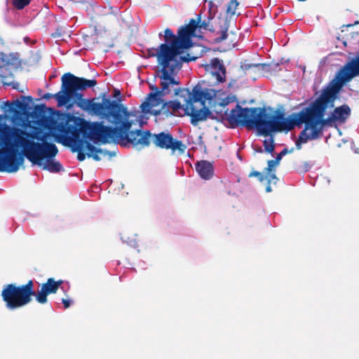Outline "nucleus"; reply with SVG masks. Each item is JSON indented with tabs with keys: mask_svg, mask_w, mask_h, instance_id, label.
Segmentation results:
<instances>
[{
	"mask_svg": "<svg viewBox=\"0 0 359 359\" xmlns=\"http://www.w3.org/2000/svg\"><path fill=\"white\" fill-rule=\"evenodd\" d=\"M36 122L43 121V126L55 137L57 142L76 151L82 142V137L88 136L96 142H114L124 147H154L170 151L172 154L182 155L187 149L182 141L175 138L168 131L151 133L149 130H130L133 122L129 120L130 113L126 112L120 118L114 127L106 126L102 122L90 123L69 113L57 111L51 116L45 115V106L36 105L32 111Z\"/></svg>",
	"mask_w": 359,
	"mask_h": 359,
	"instance_id": "1",
	"label": "nucleus"
},
{
	"mask_svg": "<svg viewBox=\"0 0 359 359\" xmlns=\"http://www.w3.org/2000/svg\"><path fill=\"white\" fill-rule=\"evenodd\" d=\"M357 59L358 57L353 58L340 69L334 78L322 90L320 95L309 107L303 108L298 113L292 114L290 118H285L283 112V120L292 123V130L294 126L300 127L304 124V128L296 141L297 149L301 148V144L306 143L309 140L318 138L325 126H332L334 123H328L329 121H339V123H343L351 115V108L344 104L336 107L328 118H323L327 107H333V103L344 85L359 75V73L355 75L353 74V62Z\"/></svg>",
	"mask_w": 359,
	"mask_h": 359,
	"instance_id": "2",
	"label": "nucleus"
},
{
	"mask_svg": "<svg viewBox=\"0 0 359 359\" xmlns=\"http://www.w3.org/2000/svg\"><path fill=\"white\" fill-rule=\"evenodd\" d=\"M193 117V121L197 123L210 118L217 121H226L231 128L238 126L248 129L256 128L258 133L264 136H269L271 133L290 131L293 126L290 121L283 120L281 111L277 110L275 114L270 115L264 107L243 108L237 104L228 113V109L221 102L215 104L211 110L208 108L197 110Z\"/></svg>",
	"mask_w": 359,
	"mask_h": 359,
	"instance_id": "3",
	"label": "nucleus"
},
{
	"mask_svg": "<svg viewBox=\"0 0 359 359\" xmlns=\"http://www.w3.org/2000/svg\"><path fill=\"white\" fill-rule=\"evenodd\" d=\"M61 81L62 89L55 95L58 106L65 105L71 99H74L76 106L81 109L101 118H105L114 126L119 123L120 118L126 112L127 108L116 100H111L104 97L102 102H95L94 98L84 99L83 94L77 92L95 86V79L78 77L68 72L62 75Z\"/></svg>",
	"mask_w": 359,
	"mask_h": 359,
	"instance_id": "4",
	"label": "nucleus"
},
{
	"mask_svg": "<svg viewBox=\"0 0 359 359\" xmlns=\"http://www.w3.org/2000/svg\"><path fill=\"white\" fill-rule=\"evenodd\" d=\"M63 283L62 280H55L53 278H49L41 285V290L37 293L33 289L32 280H29L27 284L21 286L8 284L2 290L1 296L6 302V308L9 310L27 305L32 301V296H35L39 303L46 304L48 302L47 296L55 294L60 288L65 292L62 286Z\"/></svg>",
	"mask_w": 359,
	"mask_h": 359,
	"instance_id": "5",
	"label": "nucleus"
},
{
	"mask_svg": "<svg viewBox=\"0 0 359 359\" xmlns=\"http://www.w3.org/2000/svg\"><path fill=\"white\" fill-rule=\"evenodd\" d=\"M161 68L158 70V76L161 79L160 86L161 89L154 86L150 85L149 88L151 93L148 94L145 101L140 105L142 111L145 114H149L154 107L160 106L163 100L162 97L165 95L170 93V86H179V80L175 78L177 72L180 69L177 67V64L174 63L171 65L168 64H160Z\"/></svg>",
	"mask_w": 359,
	"mask_h": 359,
	"instance_id": "6",
	"label": "nucleus"
},
{
	"mask_svg": "<svg viewBox=\"0 0 359 359\" xmlns=\"http://www.w3.org/2000/svg\"><path fill=\"white\" fill-rule=\"evenodd\" d=\"M183 89L181 88H174L175 95L183 99L184 102L183 104L177 100L163 102L161 104V107L160 109H154L149 114H153L156 116L163 115L166 118L171 116H183L187 115L191 117V123L193 125H196L197 121H193V116L194 114L197 113V110L194 108V105L192 103H189V97L182 96V93L180 91Z\"/></svg>",
	"mask_w": 359,
	"mask_h": 359,
	"instance_id": "7",
	"label": "nucleus"
},
{
	"mask_svg": "<svg viewBox=\"0 0 359 359\" xmlns=\"http://www.w3.org/2000/svg\"><path fill=\"white\" fill-rule=\"evenodd\" d=\"M0 137V157H16L12 156L16 149L25 147L27 140L22 130L4 125Z\"/></svg>",
	"mask_w": 359,
	"mask_h": 359,
	"instance_id": "8",
	"label": "nucleus"
},
{
	"mask_svg": "<svg viewBox=\"0 0 359 359\" xmlns=\"http://www.w3.org/2000/svg\"><path fill=\"white\" fill-rule=\"evenodd\" d=\"M198 22L195 19H191L188 24L180 27L177 31V39L172 42V47H168L163 45L165 50L175 53L177 50H180L181 54L184 50L189 48L192 46V37L194 36Z\"/></svg>",
	"mask_w": 359,
	"mask_h": 359,
	"instance_id": "9",
	"label": "nucleus"
},
{
	"mask_svg": "<svg viewBox=\"0 0 359 359\" xmlns=\"http://www.w3.org/2000/svg\"><path fill=\"white\" fill-rule=\"evenodd\" d=\"M182 93V96L189 97V103H192L194 105V108L196 110H205L208 107L205 106V102L208 101L209 104L212 102H215L217 91L211 88L202 89L201 86L196 85L190 91L188 88H184L180 90Z\"/></svg>",
	"mask_w": 359,
	"mask_h": 359,
	"instance_id": "10",
	"label": "nucleus"
},
{
	"mask_svg": "<svg viewBox=\"0 0 359 359\" xmlns=\"http://www.w3.org/2000/svg\"><path fill=\"white\" fill-rule=\"evenodd\" d=\"M164 40L165 43H161L158 49H154V53H152V57H156L158 64H168L172 65L177 64V67L181 68V63L178 62L176 57L180 55V50H177L175 53H172L170 50H165L163 48V45L167 46L168 48L172 46V42L175 39H177V35H175L173 32L170 28H166L164 31Z\"/></svg>",
	"mask_w": 359,
	"mask_h": 359,
	"instance_id": "11",
	"label": "nucleus"
},
{
	"mask_svg": "<svg viewBox=\"0 0 359 359\" xmlns=\"http://www.w3.org/2000/svg\"><path fill=\"white\" fill-rule=\"evenodd\" d=\"M214 13L208 14L207 19L201 21V15L199 14L195 20L198 22L197 28L200 29L208 30L215 33L216 37L214 41L215 43H220L226 39L229 36L228 30L229 28V20L226 18H219L218 19V27L214 26L212 20L214 18Z\"/></svg>",
	"mask_w": 359,
	"mask_h": 359,
	"instance_id": "12",
	"label": "nucleus"
},
{
	"mask_svg": "<svg viewBox=\"0 0 359 359\" xmlns=\"http://www.w3.org/2000/svg\"><path fill=\"white\" fill-rule=\"evenodd\" d=\"M282 158H274L268 161L267 167L262 172L252 171L249 174V177H257L259 182L266 181V192L272 191L271 184H277L279 179L276 175V168L280 165Z\"/></svg>",
	"mask_w": 359,
	"mask_h": 359,
	"instance_id": "13",
	"label": "nucleus"
},
{
	"mask_svg": "<svg viewBox=\"0 0 359 359\" xmlns=\"http://www.w3.org/2000/svg\"><path fill=\"white\" fill-rule=\"evenodd\" d=\"M207 72L215 77L217 83H223L226 81V68L222 61L218 58H213L209 64L204 65Z\"/></svg>",
	"mask_w": 359,
	"mask_h": 359,
	"instance_id": "14",
	"label": "nucleus"
},
{
	"mask_svg": "<svg viewBox=\"0 0 359 359\" xmlns=\"http://www.w3.org/2000/svg\"><path fill=\"white\" fill-rule=\"evenodd\" d=\"M21 65L19 53H0V69L4 68L7 71H14L19 69Z\"/></svg>",
	"mask_w": 359,
	"mask_h": 359,
	"instance_id": "15",
	"label": "nucleus"
},
{
	"mask_svg": "<svg viewBox=\"0 0 359 359\" xmlns=\"http://www.w3.org/2000/svg\"><path fill=\"white\" fill-rule=\"evenodd\" d=\"M32 165H37L50 172H59L63 170L62 164L55 158H27Z\"/></svg>",
	"mask_w": 359,
	"mask_h": 359,
	"instance_id": "16",
	"label": "nucleus"
},
{
	"mask_svg": "<svg viewBox=\"0 0 359 359\" xmlns=\"http://www.w3.org/2000/svg\"><path fill=\"white\" fill-rule=\"evenodd\" d=\"M36 146L40 149L39 154H36L34 151L32 153H26L24 157H54L57 155L58 151L57 147L52 143L46 144L44 146L37 144ZM11 155L15 156L16 157H23L22 155L17 156L12 154Z\"/></svg>",
	"mask_w": 359,
	"mask_h": 359,
	"instance_id": "17",
	"label": "nucleus"
},
{
	"mask_svg": "<svg viewBox=\"0 0 359 359\" xmlns=\"http://www.w3.org/2000/svg\"><path fill=\"white\" fill-rule=\"evenodd\" d=\"M25 158H0V172L13 173L24 167Z\"/></svg>",
	"mask_w": 359,
	"mask_h": 359,
	"instance_id": "18",
	"label": "nucleus"
},
{
	"mask_svg": "<svg viewBox=\"0 0 359 359\" xmlns=\"http://www.w3.org/2000/svg\"><path fill=\"white\" fill-rule=\"evenodd\" d=\"M196 170L199 176L205 180H209L214 175V168L212 163L206 160H201L196 162Z\"/></svg>",
	"mask_w": 359,
	"mask_h": 359,
	"instance_id": "19",
	"label": "nucleus"
},
{
	"mask_svg": "<svg viewBox=\"0 0 359 359\" xmlns=\"http://www.w3.org/2000/svg\"><path fill=\"white\" fill-rule=\"evenodd\" d=\"M239 3L237 0H231L227 5L226 13L230 15H234Z\"/></svg>",
	"mask_w": 359,
	"mask_h": 359,
	"instance_id": "20",
	"label": "nucleus"
},
{
	"mask_svg": "<svg viewBox=\"0 0 359 359\" xmlns=\"http://www.w3.org/2000/svg\"><path fill=\"white\" fill-rule=\"evenodd\" d=\"M31 0H13V5L17 9H22L30 3Z\"/></svg>",
	"mask_w": 359,
	"mask_h": 359,
	"instance_id": "21",
	"label": "nucleus"
},
{
	"mask_svg": "<svg viewBox=\"0 0 359 359\" xmlns=\"http://www.w3.org/2000/svg\"><path fill=\"white\" fill-rule=\"evenodd\" d=\"M264 151L269 154H272L274 150L273 140L271 138L269 141L264 142Z\"/></svg>",
	"mask_w": 359,
	"mask_h": 359,
	"instance_id": "22",
	"label": "nucleus"
},
{
	"mask_svg": "<svg viewBox=\"0 0 359 359\" xmlns=\"http://www.w3.org/2000/svg\"><path fill=\"white\" fill-rule=\"evenodd\" d=\"M264 66H266L265 64H262V63H258V64H246V63H243L242 65H241V67L243 70L245 71H247V70H249L252 68H255V69H259L260 67H264Z\"/></svg>",
	"mask_w": 359,
	"mask_h": 359,
	"instance_id": "23",
	"label": "nucleus"
},
{
	"mask_svg": "<svg viewBox=\"0 0 359 359\" xmlns=\"http://www.w3.org/2000/svg\"><path fill=\"white\" fill-rule=\"evenodd\" d=\"M121 238L123 243H127L128 245H130L131 247L135 248L137 245V242L135 238H128V237L126 238L123 236H122Z\"/></svg>",
	"mask_w": 359,
	"mask_h": 359,
	"instance_id": "24",
	"label": "nucleus"
},
{
	"mask_svg": "<svg viewBox=\"0 0 359 359\" xmlns=\"http://www.w3.org/2000/svg\"><path fill=\"white\" fill-rule=\"evenodd\" d=\"M312 165H313L312 163H309V162H305L302 167L298 168V170L299 172H307L311 168Z\"/></svg>",
	"mask_w": 359,
	"mask_h": 359,
	"instance_id": "25",
	"label": "nucleus"
},
{
	"mask_svg": "<svg viewBox=\"0 0 359 359\" xmlns=\"http://www.w3.org/2000/svg\"><path fill=\"white\" fill-rule=\"evenodd\" d=\"M234 101V97H229V96H227L226 97H225L224 99H223L221 102V103H222L223 106H225L226 107V106L230 103V102H232Z\"/></svg>",
	"mask_w": 359,
	"mask_h": 359,
	"instance_id": "26",
	"label": "nucleus"
},
{
	"mask_svg": "<svg viewBox=\"0 0 359 359\" xmlns=\"http://www.w3.org/2000/svg\"><path fill=\"white\" fill-rule=\"evenodd\" d=\"M62 303L65 309H68L73 304V300L70 299H62Z\"/></svg>",
	"mask_w": 359,
	"mask_h": 359,
	"instance_id": "27",
	"label": "nucleus"
},
{
	"mask_svg": "<svg viewBox=\"0 0 359 359\" xmlns=\"http://www.w3.org/2000/svg\"><path fill=\"white\" fill-rule=\"evenodd\" d=\"M208 6H209V11H208L209 14L211 13H214V15H215V13H216L217 7L215 6L214 3L212 1H209Z\"/></svg>",
	"mask_w": 359,
	"mask_h": 359,
	"instance_id": "28",
	"label": "nucleus"
},
{
	"mask_svg": "<svg viewBox=\"0 0 359 359\" xmlns=\"http://www.w3.org/2000/svg\"><path fill=\"white\" fill-rule=\"evenodd\" d=\"M355 68L353 71L354 75L359 74V55L358 56V59L354 61Z\"/></svg>",
	"mask_w": 359,
	"mask_h": 359,
	"instance_id": "29",
	"label": "nucleus"
},
{
	"mask_svg": "<svg viewBox=\"0 0 359 359\" xmlns=\"http://www.w3.org/2000/svg\"><path fill=\"white\" fill-rule=\"evenodd\" d=\"M15 105L20 109L23 110L25 108L26 104L20 101L16 100Z\"/></svg>",
	"mask_w": 359,
	"mask_h": 359,
	"instance_id": "30",
	"label": "nucleus"
},
{
	"mask_svg": "<svg viewBox=\"0 0 359 359\" xmlns=\"http://www.w3.org/2000/svg\"><path fill=\"white\" fill-rule=\"evenodd\" d=\"M55 94H51V93H46L43 96V98L46 99V100H49L52 97H55Z\"/></svg>",
	"mask_w": 359,
	"mask_h": 359,
	"instance_id": "31",
	"label": "nucleus"
},
{
	"mask_svg": "<svg viewBox=\"0 0 359 359\" xmlns=\"http://www.w3.org/2000/svg\"><path fill=\"white\" fill-rule=\"evenodd\" d=\"M287 153V149H284L282 151H280L278 154H277L276 157H283Z\"/></svg>",
	"mask_w": 359,
	"mask_h": 359,
	"instance_id": "32",
	"label": "nucleus"
},
{
	"mask_svg": "<svg viewBox=\"0 0 359 359\" xmlns=\"http://www.w3.org/2000/svg\"><path fill=\"white\" fill-rule=\"evenodd\" d=\"M231 34L234 37V39L231 40V43H229V45L230 46L231 43L232 46H234V45H235L234 40L236 39V35H235V34L233 32H231Z\"/></svg>",
	"mask_w": 359,
	"mask_h": 359,
	"instance_id": "33",
	"label": "nucleus"
},
{
	"mask_svg": "<svg viewBox=\"0 0 359 359\" xmlns=\"http://www.w3.org/2000/svg\"><path fill=\"white\" fill-rule=\"evenodd\" d=\"M181 59H182V61H184V62H189V61H190V60H191V59L187 58V57H181Z\"/></svg>",
	"mask_w": 359,
	"mask_h": 359,
	"instance_id": "34",
	"label": "nucleus"
},
{
	"mask_svg": "<svg viewBox=\"0 0 359 359\" xmlns=\"http://www.w3.org/2000/svg\"><path fill=\"white\" fill-rule=\"evenodd\" d=\"M77 157L79 158H81V157H86V155L84 154H82L81 152H79L78 154H77Z\"/></svg>",
	"mask_w": 359,
	"mask_h": 359,
	"instance_id": "35",
	"label": "nucleus"
},
{
	"mask_svg": "<svg viewBox=\"0 0 359 359\" xmlns=\"http://www.w3.org/2000/svg\"><path fill=\"white\" fill-rule=\"evenodd\" d=\"M154 48H151V49H149V55L150 56H152V55H152V53H155V51L154 50Z\"/></svg>",
	"mask_w": 359,
	"mask_h": 359,
	"instance_id": "36",
	"label": "nucleus"
},
{
	"mask_svg": "<svg viewBox=\"0 0 359 359\" xmlns=\"http://www.w3.org/2000/svg\"><path fill=\"white\" fill-rule=\"evenodd\" d=\"M256 151L258 152V153H262L263 152V149L262 147H259L257 149H256Z\"/></svg>",
	"mask_w": 359,
	"mask_h": 359,
	"instance_id": "37",
	"label": "nucleus"
},
{
	"mask_svg": "<svg viewBox=\"0 0 359 359\" xmlns=\"http://www.w3.org/2000/svg\"><path fill=\"white\" fill-rule=\"evenodd\" d=\"M18 86H19V83H14V84H13V87L14 88H15V89H18Z\"/></svg>",
	"mask_w": 359,
	"mask_h": 359,
	"instance_id": "38",
	"label": "nucleus"
},
{
	"mask_svg": "<svg viewBox=\"0 0 359 359\" xmlns=\"http://www.w3.org/2000/svg\"><path fill=\"white\" fill-rule=\"evenodd\" d=\"M88 157H93V158H95V157H97V155H93V154H88Z\"/></svg>",
	"mask_w": 359,
	"mask_h": 359,
	"instance_id": "39",
	"label": "nucleus"
},
{
	"mask_svg": "<svg viewBox=\"0 0 359 359\" xmlns=\"http://www.w3.org/2000/svg\"><path fill=\"white\" fill-rule=\"evenodd\" d=\"M4 125H0V130H2ZM0 135H1V130H0Z\"/></svg>",
	"mask_w": 359,
	"mask_h": 359,
	"instance_id": "40",
	"label": "nucleus"
},
{
	"mask_svg": "<svg viewBox=\"0 0 359 359\" xmlns=\"http://www.w3.org/2000/svg\"><path fill=\"white\" fill-rule=\"evenodd\" d=\"M124 184L123 183L121 184V189H123Z\"/></svg>",
	"mask_w": 359,
	"mask_h": 359,
	"instance_id": "41",
	"label": "nucleus"
},
{
	"mask_svg": "<svg viewBox=\"0 0 359 359\" xmlns=\"http://www.w3.org/2000/svg\"><path fill=\"white\" fill-rule=\"evenodd\" d=\"M79 161H83L85 158H78Z\"/></svg>",
	"mask_w": 359,
	"mask_h": 359,
	"instance_id": "42",
	"label": "nucleus"
},
{
	"mask_svg": "<svg viewBox=\"0 0 359 359\" xmlns=\"http://www.w3.org/2000/svg\"><path fill=\"white\" fill-rule=\"evenodd\" d=\"M95 161H100L101 158H94Z\"/></svg>",
	"mask_w": 359,
	"mask_h": 359,
	"instance_id": "43",
	"label": "nucleus"
},
{
	"mask_svg": "<svg viewBox=\"0 0 359 359\" xmlns=\"http://www.w3.org/2000/svg\"><path fill=\"white\" fill-rule=\"evenodd\" d=\"M299 1H306V0H298Z\"/></svg>",
	"mask_w": 359,
	"mask_h": 359,
	"instance_id": "44",
	"label": "nucleus"
},
{
	"mask_svg": "<svg viewBox=\"0 0 359 359\" xmlns=\"http://www.w3.org/2000/svg\"><path fill=\"white\" fill-rule=\"evenodd\" d=\"M108 181H109V182H110V183H111V182H112V180H109Z\"/></svg>",
	"mask_w": 359,
	"mask_h": 359,
	"instance_id": "45",
	"label": "nucleus"
}]
</instances>
